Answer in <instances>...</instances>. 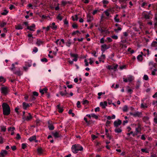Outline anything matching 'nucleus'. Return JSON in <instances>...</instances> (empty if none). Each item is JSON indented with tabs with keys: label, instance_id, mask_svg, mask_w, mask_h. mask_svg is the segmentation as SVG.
<instances>
[{
	"label": "nucleus",
	"instance_id": "f257e3e1",
	"mask_svg": "<svg viewBox=\"0 0 157 157\" xmlns=\"http://www.w3.org/2000/svg\"><path fill=\"white\" fill-rule=\"evenodd\" d=\"M3 113L4 115H7L10 113V108L9 105L6 103H4L2 104Z\"/></svg>",
	"mask_w": 157,
	"mask_h": 157
},
{
	"label": "nucleus",
	"instance_id": "f03ea898",
	"mask_svg": "<svg viewBox=\"0 0 157 157\" xmlns=\"http://www.w3.org/2000/svg\"><path fill=\"white\" fill-rule=\"evenodd\" d=\"M71 149L73 152L77 153L78 151H82L83 150V147L78 144H76L73 145Z\"/></svg>",
	"mask_w": 157,
	"mask_h": 157
},
{
	"label": "nucleus",
	"instance_id": "7ed1b4c3",
	"mask_svg": "<svg viewBox=\"0 0 157 157\" xmlns=\"http://www.w3.org/2000/svg\"><path fill=\"white\" fill-rule=\"evenodd\" d=\"M56 43L58 46L63 47L64 43V40L63 39H61V40L58 39L56 41Z\"/></svg>",
	"mask_w": 157,
	"mask_h": 157
},
{
	"label": "nucleus",
	"instance_id": "20e7f679",
	"mask_svg": "<svg viewBox=\"0 0 157 157\" xmlns=\"http://www.w3.org/2000/svg\"><path fill=\"white\" fill-rule=\"evenodd\" d=\"M121 121L119 119L115 121L114 122V124L115 127H118L121 124Z\"/></svg>",
	"mask_w": 157,
	"mask_h": 157
},
{
	"label": "nucleus",
	"instance_id": "39448f33",
	"mask_svg": "<svg viewBox=\"0 0 157 157\" xmlns=\"http://www.w3.org/2000/svg\"><path fill=\"white\" fill-rule=\"evenodd\" d=\"M109 48V47L107 46V45L105 44L102 45L101 46V49L103 52H104L106 50Z\"/></svg>",
	"mask_w": 157,
	"mask_h": 157
},
{
	"label": "nucleus",
	"instance_id": "423d86ee",
	"mask_svg": "<svg viewBox=\"0 0 157 157\" xmlns=\"http://www.w3.org/2000/svg\"><path fill=\"white\" fill-rule=\"evenodd\" d=\"M59 94L62 96H67V97H69L68 95V94L66 90H64V92L63 91H60Z\"/></svg>",
	"mask_w": 157,
	"mask_h": 157
},
{
	"label": "nucleus",
	"instance_id": "0eeeda50",
	"mask_svg": "<svg viewBox=\"0 0 157 157\" xmlns=\"http://www.w3.org/2000/svg\"><path fill=\"white\" fill-rule=\"evenodd\" d=\"M27 29L30 30L34 31L36 29V25L34 24H32L30 26H28Z\"/></svg>",
	"mask_w": 157,
	"mask_h": 157
},
{
	"label": "nucleus",
	"instance_id": "6e6552de",
	"mask_svg": "<svg viewBox=\"0 0 157 157\" xmlns=\"http://www.w3.org/2000/svg\"><path fill=\"white\" fill-rule=\"evenodd\" d=\"M1 93L4 94H6L8 92L7 87H2L1 88Z\"/></svg>",
	"mask_w": 157,
	"mask_h": 157
},
{
	"label": "nucleus",
	"instance_id": "1a4fd4ad",
	"mask_svg": "<svg viewBox=\"0 0 157 157\" xmlns=\"http://www.w3.org/2000/svg\"><path fill=\"white\" fill-rule=\"evenodd\" d=\"M49 25L50 26V28L53 30H56L57 29V26L54 22H53L52 24H50Z\"/></svg>",
	"mask_w": 157,
	"mask_h": 157
},
{
	"label": "nucleus",
	"instance_id": "9d476101",
	"mask_svg": "<svg viewBox=\"0 0 157 157\" xmlns=\"http://www.w3.org/2000/svg\"><path fill=\"white\" fill-rule=\"evenodd\" d=\"M8 154V152L7 151L3 150H2L0 153V156L2 157H4L6 156Z\"/></svg>",
	"mask_w": 157,
	"mask_h": 157
},
{
	"label": "nucleus",
	"instance_id": "9b49d317",
	"mask_svg": "<svg viewBox=\"0 0 157 157\" xmlns=\"http://www.w3.org/2000/svg\"><path fill=\"white\" fill-rule=\"evenodd\" d=\"M52 135L56 138H58L61 136L59 132H55L52 133Z\"/></svg>",
	"mask_w": 157,
	"mask_h": 157
},
{
	"label": "nucleus",
	"instance_id": "f8f14e48",
	"mask_svg": "<svg viewBox=\"0 0 157 157\" xmlns=\"http://www.w3.org/2000/svg\"><path fill=\"white\" fill-rule=\"evenodd\" d=\"M130 114L131 115L135 117H139L140 115V113L138 112H135L134 113L132 112H130Z\"/></svg>",
	"mask_w": 157,
	"mask_h": 157
},
{
	"label": "nucleus",
	"instance_id": "ddd939ff",
	"mask_svg": "<svg viewBox=\"0 0 157 157\" xmlns=\"http://www.w3.org/2000/svg\"><path fill=\"white\" fill-rule=\"evenodd\" d=\"M105 55L103 54L102 53V54L100 56V57H99L98 58V59L100 62H104V59H105Z\"/></svg>",
	"mask_w": 157,
	"mask_h": 157
},
{
	"label": "nucleus",
	"instance_id": "4468645a",
	"mask_svg": "<svg viewBox=\"0 0 157 157\" xmlns=\"http://www.w3.org/2000/svg\"><path fill=\"white\" fill-rule=\"evenodd\" d=\"M100 105L103 108H105L107 105V102L106 101H105L104 102H101Z\"/></svg>",
	"mask_w": 157,
	"mask_h": 157
},
{
	"label": "nucleus",
	"instance_id": "2eb2a0df",
	"mask_svg": "<svg viewBox=\"0 0 157 157\" xmlns=\"http://www.w3.org/2000/svg\"><path fill=\"white\" fill-rule=\"evenodd\" d=\"M116 128L114 130V131L115 132L117 133H119L122 132V130L121 127L120 128Z\"/></svg>",
	"mask_w": 157,
	"mask_h": 157
},
{
	"label": "nucleus",
	"instance_id": "dca6fc26",
	"mask_svg": "<svg viewBox=\"0 0 157 157\" xmlns=\"http://www.w3.org/2000/svg\"><path fill=\"white\" fill-rule=\"evenodd\" d=\"M70 55L71 57L74 58V59H73L74 61L76 62L77 61V55L73 54H71Z\"/></svg>",
	"mask_w": 157,
	"mask_h": 157
},
{
	"label": "nucleus",
	"instance_id": "f3484780",
	"mask_svg": "<svg viewBox=\"0 0 157 157\" xmlns=\"http://www.w3.org/2000/svg\"><path fill=\"white\" fill-rule=\"evenodd\" d=\"M15 28L17 30L22 29H23V26L20 24L16 25Z\"/></svg>",
	"mask_w": 157,
	"mask_h": 157
},
{
	"label": "nucleus",
	"instance_id": "a211bd4d",
	"mask_svg": "<svg viewBox=\"0 0 157 157\" xmlns=\"http://www.w3.org/2000/svg\"><path fill=\"white\" fill-rule=\"evenodd\" d=\"M87 21L88 22H90L91 21H92L93 19V17H91L90 15H87Z\"/></svg>",
	"mask_w": 157,
	"mask_h": 157
},
{
	"label": "nucleus",
	"instance_id": "6ab92c4d",
	"mask_svg": "<svg viewBox=\"0 0 157 157\" xmlns=\"http://www.w3.org/2000/svg\"><path fill=\"white\" fill-rule=\"evenodd\" d=\"M118 14H116L114 16V20L115 22H120V19L118 17Z\"/></svg>",
	"mask_w": 157,
	"mask_h": 157
},
{
	"label": "nucleus",
	"instance_id": "aec40b11",
	"mask_svg": "<svg viewBox=\"0 0 157 157\" xmlns=\"http://www.w3.org/2000/svg\"><path fill=\"white\" fill-rule=\"evenodd\" d=\"M47 89L46 88H44L43 89H40V92L42 94H44V93H46L47 92Z\"/></svg>",
	"mask_w": 157,
	"mask_h": 157
},
{
	"label": "nucleus",
	"instance_id": "412c9836",
	"mask_svg": "<svg viewBox=\"0 0 157 157\" xmlns=\"http://www.w3.org/2000/svg\"><path fill=\"white\" fill-rule=\"evenodd\" d=\"M32 61L29 60L25 63V66L29 67L31 66Z\"/></svg>",
	"mask_w": 157,
	"mask_h": 157
},
{
	"label": "nucleus",
	"instance_id": "4be33fe9",
	"mask_svg": "<svg viewBox=\"0 0 157 157\" xmlns=\"http://www.w3.org/2000/svg\"><path fill=\"white\" fill-rule=\"evenodd\" d=\"M23 107L24 109H26L29 106V104L28 103L23 102L22 103Z\"/></svg>",
	"mask_w": 157,
	"mask_h": 157
},
{
	"label": "nucleus",
	"instance_id": "5701e85b",
	"mask_svg": "<svg viewBox=\"0 0 157 157\" xmlns=\"http://www.w3.org/2000/svg\"><path fill=\"white\" fill-rule=\"evenodd\" d=\"M142 16L146 19H149L150 18L149 16L145 12L143 13Z\"/></svg>",
	"mask_w": 157,
	"mask_h": 157
},
{
	"label": "nucleus",
	"instance_id": "b1692460",
	"mask_svg": "<svg viewBox=\"0 0 157 157\" xmlns=\"http://www.w3.org/2000/svg\"><path fill=\"white\" fill-rule=\"evenodd\" d=\"M151 46L152 47H156L155 50H157V41H153L151 43Z\"/></svg>",
	"mask_w": 157,
	"mask_h": 157
},
{
	"label": "nucleus",
	"instance_id": "393cba45",
	"mask_svg": "<svg viewBox=\"0 0 157 157\" xmlns=\"http://www.w3.org/2000/svg\"><path fill=\"white\" fill-rule=\"evenodd\" d=\"M32 118V117L30 113H29V115L25 119V121H29Z\"/></svg>",
	"mask_w": 157,
	"mask_h": 157
},
{
	"label": "nucleus",
	"instance_id": "a878e982",
	"mask_svg": "<svg viewBox=\"0 0 157 157\" xmlns=\"http://www.w3.org/2000/svg\"><path fill=\"white\" fill-rule=\"evenodd\" d=\"M149 66L150 69H151L153 67L155 66L153 62H150L149 64Z\"/></svg>",
	"mask_w": 157,
	"mask_h": 157
},
{
	"label": "nucleus",
	"instance_id": "bb28decb",
	"mask_svg": "<svg viewBox=\"0 0 157 157\" xmlns=\"http://www.w3.org/2000/svg\"><path fill=\"white\" fill-rule=\"evenodd\" d=\"M36 137L35 136H33L29 138V140L30 141H33L36 140Z\"/></svg>",
	"mask_w": 157,
	"mask_h": 157
},
{
	"label": "nucleus",
	"instance_id": "cd10ccee",
	"mask_svg": "<svg viewBox=\"0 0 157 157\" xmlns=\"http://www.w3.org/2000/svg\"><path fill=\"white\" fill-rule=\"evenodd\" d=\"M127 78H128V81L129 82L132 81L134 79L133 76H129Z\"/></svg>",
	"mask_w": 157,
	"mask_h": 157
},
{
	"label": "nucleus",
	"instance_id": "c85d7f7f",
	"mask_svg": "<svg viewBox=\"0 0 157 157\" xmlns=\"http://www.w3.org/2000/svg\"><path fill=\"white\" fill-rule=\"evenodd\" d=\"M57 108L59 110V113H62L63 111V109L61 107L60 105H57Z\"/></svg>",
	"mask_w": 157,
	"mask_h": 157
},
{
	"label": "nucleus",
	"instance_id": "c756f323",
	"mask_svg": "<svg viewBox=\"0 0 157 157\" xmlns=\"http://www.w3.org/2000/svg\"><path fill=\"white\" fill-rule=\"evenodd\" d=\"M141 128L140 126H139L137 128H136L135 129L136 132L137 134L140 133L141 131Z\"/></svg>",
	"mask_w": 157,
	"mask_h": 157
},
{
	"label": "nucleus",
	"instance_id": "7c9ffc66",
	"mask_svg": "<svg viewBox=\"0 0 157 157\" xmlns=\"http://www.w3.org/2000/svg\"><path fill=\"white\" fill-rule=\"evenodd\" d=\"M137 59L140 61H142L143 60V57L141 55H139L137 57Z\"/></svg>",
	"mask_w": 157,
	"mask_h": 157
},
{
	"label": "nucleus",
	"instance_id": "2f4dec72",
	"mask_svg": "<svg viewBox=\"0 0 157 157\" xmlns=\"http://www.w3.org/2000/svg\"><path fill=\"white\" fill-rule=\"evenodd\" d=\"M116 116L114 115H113L111 117L110 116H108L107 117V118L108 120H110L111 119H114L115 118Z\"/></svg>",
	"mask_w": 157,
	"mask_h": 157
},
{
	"label": "nucleus",
	"instance_id": "473e14b6",
	"mask_svg": "<svg viewBox=\"0 0 157 157\" xmlns=\"http://www.w3.org/2000/svg\"><path fill=\"white\" fill-rule=\"evenodd\" d=\"M0 128L1 131L5 132L6 130V127L4 126H0Z\"/></svg>",
	"mask_w": 157,
	"mask_h": 157
},
{
	"label": "nucleus",
	"instance_id": "72a5a7b5",
	"mask_svg": "<svg viewBox=\"0 0 157 157\" xmlns=\"http://www.w3.org/2000/svg\"><path fill=\"white\" fill-rule=\"evenodd\" d=\"M43 43V42L42 41L40 40H37L36 42V44L38 46H40Z\"/></svg>",
	"mask_w": 157,
	"mask_h": 157
},
{
	"label": "nucleus",
	"instance_id": "f704fd0d",
	"mask_svg": "<svg viewBox=\"0 0 157 157\" xmlns=\"http://www.w3.org/2000/svg\"><path fill=\"white\" fill-rule=\"evenodd\" d=\"M43 150L41 148H39L37 149V152L39 155L41 154L43 152Z\"/></svg>",
	"mask_w": 157,
	"mask_h": 157
},
{
	"label": "nucleus",
	"instance_id": "c9c22d12",
	"mask_svg": "<svg viewBox=\"0 0 157 157\" xmlns=\"http://www.w3.org/2000/svg\"><path fill=\"white\" fill-rule=\"evenodd\" d=\"M6 81V79L4 77L2 76L0 77V82L3 83L5 82Z\"/></svg>",
	"mask_w": 157,
	"mask_h": 157
},
{
	"label": "nucleus",
	"instance_id": "e433bc0d",
	"mask_svg": "<svg viewBox=\"0 0 157 157\" xmlns=\"http://www.w3.org/2000/svg\"><path fill=\"white\" fill-rule=\"evenodd\" d=\"M122 30V28L120 26H118L117 29H114V31L116 33H118L119 31Z\"/></svg>",
	"mask_w": 157,
	"mask_h": 157
},
{
	"label": "nucleus",
	"instance_id": "4c0bfd02",
	"mask_svg": "<svg viewBox=\"0 0 157 157\" xmlns=\"http://www.w3.org/2000/svg\"><path fill=\"white\" fill-rule=\"evenodd\" d=\"M141 151L143 152H145V153H149L148 150L146 148H142L141 149Z\"/></svg>",
	"mask_w": 157,
	"mask_h": 157
},
{
	"label": "nucleus",
	"instance_id": "58836bf2",
	"mask_svg": "<svg viewBox=\"0 0 157 157\" xmlns=\"http://www.w3.org/2000/svg\"><path fill=\"white\" fill-rule=\"evenodd\" d=\"M8 13V11H7L6 9H5L4 10V12L1 13V14L3 15H6Z\"/></svg>",
	"mask_w": 157,
	"mask_h": 157
},
{
	"label": "nucleus",
	"instance_id": "ea45409f",
	"mask_svg": "<svg viewBox=\"0 0 157 157\" xmlns=\"http://www.w3.org/2000/svg\"><path fill=\"white\" fill-rule=\"evenodd\" d=\"M72 20L74 21H77L78 20V16L76 15L74 16H72Z\"/></svg>",
	"mask_w": 157,
	"mask_h": 157
},
{
	"label": "nucleus",
	"instance_id": "a19ab883",
	"mask_svg": "<svg viewBox=\"0 0 157 157\" xmlns=\"http://www.w3.org/2000/svg\"><path fill=\"white\" fill-rule=\"evenodd\" d=\"M140 107L141 108H145L147 107V106L146 104H144L143 103H142L141 104Z\"/></svg>",
	"mask_w": 157,
	"mask_h": 157
},
{
	"label": "nucleus",
	"instance_id": "79ce46f5",
	"mask_svg": "<svg viewBox=\"0 0 157 157\" xmlns=\"http://www.w3.org/2000/svg\"><path fill=\"white\" fill-rule=\"evenodd\" d=\"M63 17L60 14H59L57 17V19L59 21H61Z\"/></svg>",
	"mask_w": 157,
	"mask_h": 157
},
{
	"label": "nucleus",
	"instance_id": "37998d69",
	"mask_svg": "<svg viewBox=\"0 0 157 157\" xmlns=\"http://www.w3.org/2000/svg\"><path fill=\"white\" fill-rule=\"evenodd\" d=\"M6 23L4 22H0V26L1 27H3L4 26L6 25Z\"/></svg>",
	"mask_w": 157,
	"mask_h": 157
},
{
	"label": "nucleus",
	"instance_id": "c03bdc74",
	"mask_svg": "<svg viewBox=\"0 0 157 157\" xmlns=\"http://www.w3.org/2000/svg\"><path fill=\"white\" fill-rule=\"evenodd\" d=\"M48 128L50 130H52L54 129V126L52 124H49L48 126Z\"/></svg>",
	"mask_w": 157,
	"mask_h": 157
},
{
	"label": "nucleus",
	"instance_id": "a18cd8bd",
	"mask_svg": "<svg viewBox=\"0 0 157 157\" xmlns=\"http://www.w3.org/2000/svg\"><path fill=\"white\" fill-rule=\"evenodd\" d=\"M91 116L92 117H93L95 119H98V116L97 115L94 113L91 114Z\"/></svg>",
	"mask_w": 157,
	"mask_h": 157
},
{
	"label": "nucleus",
	"instance_id": "49530a36",
	"mask_svg": "<svg viewBox=\"0 0 157 157\" xmlns=\"http://www.w3.org/2000/svg\"><path fill=\"white\" fill-rule=\"evenodd\" d=\"M127 91L128 93L130 94L132 93L133 92L132 90L130 89L129 87H128L127 88Z\"/></svg>",
	"mask_w": 157,
	"mask_h": 157
},
{
	"label": "nucleus",
	"instance_id": "de8ad7c7",
	"mask_svg": "<svg viewBox=\"0 0 157 157\" xmlns=\"http://www.w3.org/2000/svg\"><path fill=\"white\" fill-rule=\"evenodd\" d=\"M118 66V65L116 64L115 65L112 66V70H115L117 68Z\"/></svg>",
	"mask_w": 157,
	"mask_h": 157
},
{
	"label": "nucleus",
	"instance_id": "09e8293b",
	"mask_svg": "<svg viewBox=\"0 0 157 157\" xmlns=\"http://www.w3.org/2000/svg\"><path fill=\"white\" fill-rule=\"evenodd\" d=\"M123 110L124 112H126L128 111V107L127 105H125L123 107Z\"/></svg>",
	"mask_w": 157,
	"mask_h": 157
},
{
	"label": "nucleus",
	"instance_id": "8fccbe9b",
	"mask_svg": "<svg viewBox=\"0 0 157 157\" xmlns=\"http://www.w3.org/2000/svg\"><path fill=\"white\" fill-rule=\"evenodd\" d=\"M102 2L103 4H108L109 2L107 0H103Z\"/></svg>",
	"mask_w": 157,
	"mask_h": 157
},
{
	"label": "nucleus",
	"instance_id": "3c124183",
	"mask_svg": "<svg viewBox=\"0 0 157 157\" xmlns=\"http://www.w3.org/2000/svg\"><path fill=\"white\" fill-rule=\"evenodd\" d=\"M15 129V128L14 127H13L12 128L10 127L8 128V130L9 131H11V132H14Z\"/></svg>",
	"mask_w": 157,
	"mask_h": 157
},
{
	"label": "nucleus",
	"instance_id": "603ef678",
	"mask_svg": "<svg viewBox=\"0 0 157 157\" xmlns=\"http://www.w3.org/2000/svg\"><path fill=\"white\" fill-rule=\"evenodd\" d=\"M64 25H66L67 26H68V21L67 19H65L64 20Z\"/></svg>",
	"mask_w": 157,
	"mask_h": 157
},
{
	"label": "nucleus",
	"instance_id": "864d4df0",
	"mask_svg": "<svg viewBox=\"0 0 157 157\" xmlns=\"http://www.w3.org/2000/svg\"><path fill=\"white\" fill-rule=\"evenodd\" d=\"M104 13H105V15L107 16H109V12L107 10H106L104 11Z\"/></svg>",
	"mask_w": 157,
	"mask_h": 157
},
{
	"label": "nucleus",
	"instance_id": "5fc2aeb1",
	"mask_svg": "<svg viewBox=\"0 0 157 157\" xmlns=\"http://www.w3.org/2000/svg\"><path fill=\"white\" fill-rule=\"evenodd\" d=\"M111 37L115 40H117L118 39V37L117 35H113L111 36Z\"/></svg>",
	"mask_w": 157,
	"mask_h": 157
},
{
	"label": "nucleus",
	"instance_id": "6e6d98bb",
	"mask_svg": "<svg viewBox=\"0 0 157 157\" xmlns=\"http://www.w3.org/2000/svg\"><path fill=\"white\" fill-rule=\"evenodd\" d=\"M144 79L145 80H147L148 79V77L147 75H144Z\"/></svg>",
	"mask_w": 157,
	"mask_h": 157
},
{
	"label": "nucleus",
	"instance_id": "4d7b16f0",
	"mask_svg": "<svg viewBox=\"0 0 157 157\" xmlns=\"http://www.w3.org/2000/svg\"><path fill=\"white\" fill-rule=\"evenodd\" d=\"M88 103V101L87 100H85L83 101L82 103L84 105H87Z\"/></svg>",
	"mask_w": 157,
	"mask_h": 157
},
{
	"label": "nucleus",
	"instance_id": "13d9d810",
	"mask_svg": "<svg viewBox=\"0 0 157 157\" xmlns=\"http://www.w3.org/2000/svg\"><path fill=\"white\" fill-rule=\"evenodd\" d=\"M16 138L17 140H19L21 139V137L19 134L17 133V134Z\"/></svg>",
	"mask_w": 157,
	"mask_h": 157
},
{
	"label": "nucleus",
	"instance_id": "bf43d9fd",
	"mask_svg": "<svg viewBox=\"0 0 157 157\" xmlns=\"http://www.w3.org/2000/svg\"><path fill=\"white\" fill-rule=\"evenodd\" d=\"M80 102L79 101H77V105L78 107L80 108L81 107V105H80Z\"/></svg>",
	"mask_w": 157,
	"mask_h": 157
},
{
	"label": "nucleus",
	"instance_id": "052dcab7",
	"mask_svg": "<svg viewBox=\"0 0 157 157\" xmlns=\"http://www.w3.org/2000/svg\"><path fill=\"white\" fill-rule=\"evenodd\" d=\"M38 50V48L36 47H34L33 50V52L35 53H36Z\"/></svg>",
	"mask_w": 157,
	"mask_h": 157
},
{
	"label": "nucleus",
	"instance_id": "680f3d73",
	"mask_svg": "<svg viewBox=\"0 0 157 157\" xmlns=\"http://www.w3.org/2000/svg\"><path fill=\"white\" fill-rule=\"evenodd\" d=\"M154 25H157V17H156L154 19Z\"/></svg>",
	"mask_w": 157,
	"mask_h": 157
},
{
	"label": "nucleus",
	"instance_id": "e2e57ef3",
	"mask_svg": "<svg viewBox=\"0 0 157 157\" xmlns=\"http://www.w3.org/2000/svg\"><path fill=\"white\" fill-rule=\"evenodd\" d=\"M14 8H15V7L13 5H10L9 9L10 10H12Z\"/></svg>",
	"mask_w": 157,
	"mask_h": 157
},
{
	"label": "nucleus",
	"instance_id": "0e129e2a",
	"mask_svg": "<svg viewBox=\"0 0 157 157\" xmlns=\"http://www.w3.org/2000/svg\"><path fill=\"white\" fill-rule=\"evenodd\" d=\"M91 137L92 138L93 140H94L95 139L97 138V136H96L93 134L91 135Z\"/></svg>",
	"mask_w": 157,
	"mask_h": 157
},
{
	"label": "nucleus",
	"instance_id": "69168bd1",
	"mask_svg": "<svg viewBox=\"0 0 157 157\" xmlns=\"http://www.w3.org/2000/svg\"><path fill=\"white\" fill-rule=\"evenodd\" d=\"M26 144H22V147L23 149H25L26 147Z\"/></svg>",
	"mask_w": 157,
	"mask_h": 157
},
{
	"label": "nucleus",
	"instance_id": "338daca9",
	"mask_svg": "<svg viewBox=\"0 0 157 157\" xmlns=\"http://www.w3.org/2000/svg\"><path fill=\"white\" fill-rule=\"evenodd\" d=\"M41 61L43 62H47L48 60L46 58H44L41 59Z\"/></svg>",
	"mask_w": 157,
	"mask_h": 157
},
{
	"label": "nucleus",
	"instance_id": "774afa93",
	"mask_svg": "<svg viewBox=\"0 0 157 157\" xmlns=\"http://www.w3.org/2000/svg\"><path fill=\"white\" fill-rule=\"evenodd\" d=\"M157 71L156 69H154V71L152 72L151 74L152 75H155V72Z\"/></svg>",
	"mask_w": 157,
	"mask_h": 157
}]
</instances>
